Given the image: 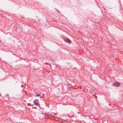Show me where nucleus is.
Masks as SVG:
<instances>
[{
	"label": "nucleus",
	"mask_w": 123,
	"mask_h": 123,
	"mask_svg": "<svg viewBox=\"0 0 123 123\" xmlns=\"http://www.w3.org/2000/svg\"><path fill=\"white\" fill-rule=\"evenodd\" d=\"M65 41L67 42H68L69 43H70L71 42V41L69 39H66L65 40Z\"/></svg>",
	"instance_id": "obj_3"
},
{
	"label": "nucleus",
	"mask_w": 123,
	"mask_h": 123,
	"mask_svg": "<svg viewBox=\"0 0 123 123\" xmlns=\"http://www.w3.org/2000/svg\"><path fill=\"white\" fill-rule=\"evenodd\" d=\"M121 84L118 82H114L112 84V85L113 86H115L119 87L120 86Z\"/></svg>",
	"instance_id": "obj_1"
},
{
	"label": "nucleus",
	"mask_w": 123,
	"mask_h": 123,
	"mask_svg": "<svg viewBox=\"0 0 123 123\" xmlns=\"http://www.w3.org/2000/svg\"><path fill=\"white\" fill-rule=\"evenodd\" d=\"M35 93L37 95V96H40L41 95V94H38L37 92L35 91Z\"/></svg>",
	"instance_id": "obj_4"
},
{
	"label": "nucleus",
	"mask_w": 123,
	"mask_h": 123,
	"mask_svg": "<svg viewBox=\"0 0 123 123\" xmlns=\"http://www.w3.org/2000/svg\"><path fill=\"white\" fill-rule=\"evenodd\" d=\"M34 104L36 105H37L38 106L40 105V104L39 103V101L38 100L36 99L34 101Z\"/></svg>",
	"instance_id": "obj_2"
}]
</instances>
